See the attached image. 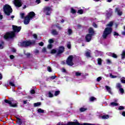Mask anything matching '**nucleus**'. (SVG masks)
Returning <instances> with one entry per match:
<instances>
[{
  "instance_id": "obj_1",
  "label": "nucleus",
  "mask_w": 125,
  "mask_h": 125,
  "mask_svg": "<svg viewBox=\"0 0 125 125\" xmlns=\"http://www.w3.org/2000/svg\"><path fill=\"white\" fill-rule=\"evenodd\" d=\"M12 28L14 31L8 32L4 36V38L5 40H7V39H11V38L15 37V33H19L21 30V27L20 26L18 27L16 25H13Z\"/></svg>"
},
{
  "instance_id": "obj_2",
  "label": "nucleus",
  "mask_w": 125,
  "mask_h": 125,
  "mask_svg": "<svg viewBox=\"0 0 125 125\" xmlns=\"http://www.w3.org/2000/svg\"><path fill=\"white\" fill-rule=\"evenodd\" d=\"M112 26H113V22L112 21L106 25V27L104 29L102 35L104 39H106L112 33Z\"/></svg>"
},
{
  "instance_id": "obj_3",
  "label": "nucleus",
  "mask_w": 125,
  "mask_h": 125,
  "mask_svg": "<svg viewBox=\"0 0 125 125\" xmlns=\"http://www.w3.org/2000/svg\"><path fill=\"white\" fill-rule=\"evenodd\" d=\"M35 12H30L28 15L25 17L23 23L25 25H28L29 23H30V21L33 19L34 17H35Z\"/></svg>"
},
{
  "instance_id": "obj_4",
  "label": "nucleus",
  "mask_w": 125,
  "mask_h": 125,
  "mask_svg": "<svg viewBox=\"0 0 125 125\" xmlns=\"http://www.w3.org/2000/svg\"><path fill=\"white\" fill-rule=\"evenodd\" d=\"M3 10L4 13L8 16L10 15V14L12 12V8L9 5H5L3 7Z\"/></svg>"
},
{
  "instance_id": "obj_5",
  "label": "nucleus",
  "mask_w": 125,
  "mask_h": 125,
  "mask_svg": "<svg viewBox=\"0 0 125 125\" xmlns=\"http://www.w3.org/2000/svg\"><path fill=\"white\" fill-rule=\"evenodd\" d=\"M51 11H52V8L50 7L46 6L43 9V12L46 15H50Z\"/></svg>"
},
{
  "instance_id": "obj_6",
  "label": "nucleus",
  "mask_w": 125,
  "mask_h": 125,
  "mask_svg": "<svg viewBox=\"0 0 125 125\" xmlns=\"http://www.w3.org/2000/svg\"><path fill=\"white\" fill-rule=\"evenodd\" d=\"M4 102L5 103H8V104H9L11 107H16L17 106V101H13V100L8 101L7 100H5Z\"/></svg>"
},
{
  "instance_id": "obj_7",
  "label": "nucleus",
  "mask_w": 125,
  "mask_h": 125,
  "mask_svg": "<svg viewBox=\"0 0 125 125\" xmlns=\"http://www.w3.org/2000/svg\"><path fill=\"white\" fill-rule=\"evenodd\" d=\"M66 63L69 66H73L74 63H73V56H69L66 61Z\"/></svg>"
},
{
  "instance_id": "obj_8",
  "label": "nucleus",
  "mask_w": 125,
  "mask_h": 125,
  "mask_svg": "<svg viewBox=\"0 0 125 125\" xmlns=\"http://www.w3.org/2000/svg\"><path fill=\"white\" fill-rule=\"evenodd\" d=\"M14 4L17 7H20L22 6V1L21 0H14Z\"/></svg>"
},
{
  "instance_id": "obj_9",
  "label": "nucleus",
  "mask_w": 125,
  "mask_h": 125,
  "mask_svg": "<svg viewBox=\"0 0 125 125\" xmlns=\"http://www.w3.org/2000/svg\"><path fill=\"white\" fill-rule=\"evenodd\" d=\"M32 43H35V42H31V41H24L22 42L21 45L22 46H29V45H31Z\"/></svg>"
},
{
  "instance_id": "obj_10",
  "label": "nucleus",
  "mask_w": 125,
  "mask_h": 125,
  "mask_svg": "<svg viewBox=\"0 0 125 125\" xmlns=\"http://www.w3.org/2000/svg\"><path fill=\"white\" fill-rule=\"evenodd\" d=\"M64 49L65 48H64V46H60L58 51V54H61V53H63V52H64Z\"/></svg>"
},
{
  "instance_id": "obj_11",
  "label": "nucleus",
  "mask_w": 125,
  "mask_h": 125,
  "mask_svg": "<svg viewBox=\"0 0 125 125\" xmlns=\"http://www.w3.org/2000/svg\"><path fill=\"white\" fill-rule=\"evenodd\" d=\"M91 39H92V35H91V34H87L85 36V40L87 42H89L90 41H91Z\"/></svg>"
},
{
  "instance_id": "obj_12",
  "label": "nucleus",
  "mask_w": 125,
  "mask_h": 125,
  "mask_svg": "<svg viewBox=\"0 0 125 125\" xmlns=\"http://www.w3.org/2000/svg\"><path fill=\"white\" fill-rule=\"evenodd\" d=\"M115 12L117 13L118 15H119V16H121V15H123V12H122V11H121V10L119 8H116L115 9Z\"/></svg>"
},
{
  "instance_id": "obj_13",
  "label": "nucleus",
  "mask_w": 125,
  "mask_h": 125,
  "mask_svg": "<svg viewBox=\"0 0 125 125\" xmlns=\"http://www.w3.org/2000/svg\"><path fill=\"white\" fill-rule=\"evenodd\" d=\"M105 89H106L107 91L108 92V93H110V94H112V88L109 86L106 85L105 86Z\"/></svg>"
},
{
  "instance_id": "obj_14",
  "label": "nucleus",
  "mask_w": 125,
  "mask_h": 125,
  "mask_svg": "<svg viewBox=\"0 0 125 125\" xmlns=\"http://www.w3.org/2000/svg\"><path fill=\"white\" fill-rule=\"evenodd\" d=\"M95 54L96 56H102V55H103V52H100L99 51H96Z\"/></svg>"
},
{
  "instance_id": "obj_15",
  "label": "nucleus",
  "mask_w": 125,
  "mask_h": 125,
  "mask_svg": "<svg viewBox=\"0 0 125 125\" xmlns=\"http://www.w3.org/2000/svg\"><path fill=\"white\" fill-rule=\"evenodd\" d=\"M52 93H53V91H52V92L49 91L48 92V93L46 94V95L48 97H53V94Z\"/></svg>"
},
{
  "instance_id": "obj_16",
  "label": "nucleus",
  "mask_w": 125,
  "mask_h": 125,
  "mask_svg": "<svg viewBox=\"0 0 125 125\" xmlns=\"http://www.w3.org/2000/svg\"><path fill=\"white\" fill-rule=\"evenodd\" d=\"M93 34H94V31H93V29H92V28H90L89 29V35L93 36Z\"/></svg>"
},
{
  "instance_id": "obj_17",
  "label": "nucleus",
  "mask_w": 125,
  "mask_h": 125,
  "mask_svg": "<svg viewBox=\"0 0 125 125\" xmlns=\"http://www.w3.org/2000/svg\"><path fill=\"white\" fill-rule=\"evenodd\" d=\"M107 54L109 56H112V57H113V58H117V55H116L114 53H108Z\"/></svg>"
},
{
  "instance_id": "obj_18",
  "label": "nucleus",
  "mask_w": 125,
  "mask_h": 125,
  "mask_svg": "<svg viewBox=\"0 0 125 125\" xmlns=\"http://www.w3.org/2000/svg\"><path fill=\"white\" fill-rule=\"evenodd\" d=\"M37 112L39 114H43V113H44V110H43L42 108H38L37 110Z\"/></svg>"
},
{
  "instance_id": "obj_19",
  "label": "nucleus",
  "mask_w": 125,
  "mask_h": 125,
  "mask_svg": "<svg viewBox=\"0 0 125 125\" xmlns=\"http://www.w3.org/2000/svg\"><path fill=\"white\" fill-rule=\"evenodd\" d=\"M51 33L54 36H56L58 35V32L55 29H53V30H52Z\"/></svg>"
},
{
  "instance_id": "obj_20",
  "label": "nucleus",
  "mask_w": 125,
  "mask_h": 125,
  "mask_svg": "<svg viewBox=\"0 0 125 125\" xmlns=\"http://www.w3.org/2000/svg\"><path fill=\"white\" fill-rule=\"evenodd\" d=\"M119 105V104L115 102H112L110 104V106L111 107H114V106H118Z\"/></svg>"
},
{
  "instance_id": "obj_21",
  "label": "nucleus",
  "mask_w": 125,
  "mask_h": 125,
  "mask_svg": "<svg viewBox=\"0 0 125 125\" xmlns=\"http://www.w3.org/2000/svg\"><path fill=\"white\" fill-rule=\"evenodd\" d=\"M85 55L86 57H90V51L88 50V51H86V52L85 53Z\"/></svg>"
},
{
  "instance_id": "obj_22",
  "label": "nucleus",
  "mask_w": 125,
  "mask_h": 125,
  "mask_svg": "<svg viewBox=\"0 0 125 125\" xmlns=\"http://www.w3.org/2000/svg\"><path fill=\"white\" fill-rule=\"evenodd\" d=\"M75 76L76 77H79L80 76H82V72L81 71H76L75 72Z\"/></svg>"
},
{
  "instance_id": "obj_23",
  "label": "nucleus",
  "mask_w": 125,
  "mask_h": 125,
  "mask_svg": "<svg viewBox=\"0 0 125 125\" xmlns=\"http://www.w3.org/2000/svg\"><path fill=\"white\" fill-rule=\"evenodd\" d=\"M17 120L18 124H19L20 125H21L22 124V120H21V119H20L19 118H17Z\"/></svg>"
},
{
  "instance_id": "obj_24",
  "label": "nucleus",
  "mask_w": 125,
  "mask_h": 125,
  "mask_svg": "<svg viewBox=\"0 0 125 125\" xmlns=\"http://www.w3.org/2000/svg\"><path fill=\"white\" fill-rule=\"evenodd\" d=\"M109 12L110 13L109 14H107L106 16L107 17H110V16H111V15H112V14H113V11H112V9H109Z\"/></svg>"
},
{
  "instance_id": "obj_25",
  "label": "nucleus",
  "mask_w": 125,
  "mask_h": 125,
  "mask_svg": "<svg viewBox=\"0 0 125 125\" xmlns=\"http://www.w3.org/2000/svg\"><path fill=\"white\" fill-rule=\"evenodd\" d=\"M41 102H38L34 104V107H39V106H41Z\"/></svg>"
},
{
  "instance_id": "obj_26",
  "label": "nucleus",
  "mask_w": 125,
  "mask_h": 125,
  "mask_svg": "<svg viewBox=\"0 0 125 125\" xmlns=\"http://www.w3.org/2000/svg\"><path fill=\"white\" fill-rule=\"evenodd\" d=\"M73 33V31L72 30V29L69 28L68 29L67 31V34L69 36H70V35H72V33Z\"/></svg>"
},
{
  "instance_id": "obj_27",
  "label": "nucleus",
  "mask_w": 125,
  "mask_h": 125,
  "mask_svg": "<svg viewBox=\"0 0 125 125\" xmlns=\"http://www.w3.org/2000/svg\"><path fill=\"white\" fill-rule=\"evenodd\" d=\"M102 119H103L104 120H107V119H109V115H103L102 116Z\"/></svg>"
},
{
  "instance_id": "obj_28",
  "label": "nucleus",
  "mask_w": 125,
  "mask_h": 125,
  "mask_svg": "<svg viewBox=\"0 0 125 125\" xmlns=\"http://www.w3.org/2000/svg\"><path fill=\"white\" fill-rule=\"evenodd\" d=\"M70 12L72 13V14H75V13H77V11L74 9V8H71L70 10Z\"/></svg>"
},
{
  "instance_id": "obj_29",
  "label": "nucleus",
  "mask_w": 125,
  "mask_h": 125,
  "mask_svg": "<svg viewBox=\"0 0 125 125\" xmlns=\"http://www.w3.org/2000/svg\"><path fill=\"white\" fill-rule=\"evenodd\" d=\"M116 88H122V85L120 83H117L116 84Z\"/></svg>"
},
{
  "instance_id": "obj_30",
  "label": "nucleus",
  "mask_w": 125,
  "mask_h": 125,
  "mask_svg": "<svg viewBox=\"0 0 125 125\" xmlns=\"http://www.w3.org/2000/svg\"><path fill=\"white\" fill-rule=\"evenodd\" d=\"M81 112H84V111H86L87 108L84 107H82L80 109Z\"/></svg>"
},
{
  "instance_id": "obj_31",
  "label": "nucleus",
  "mask_w": 125,
  "mask_h": 125,
  "mask_svg": "<svg viewBox=\"0 0 125 125\" xmlns=\"http://www.w3.org/2000/svg\"><path fill=\"white\" fill-rule=\"evenodd\" d=\"M95 100H96V98H95V97H91L90 98H89V101H95Z\"/></svg>"
},
{
  "instance_id": "obj_32",
  "label": "nucleus",
  "mask_w": 125,
  "mask_h": 125,
  "mask_svg": "<svg viewBox=\"0 0 125 125\" xmlns=\"http://www.w3.org/2000/svg\"><path fill=\"white\" fill-rule=\"evenodd\" d=\"M102 63V60H101V59L100 58L98 59V64L99 65H101Z\"/></svg>"
},
{
  "instance_id": "obj_33",
  "label": "nucleus",
  "mask_w": 125,
  "mask_h": 125,
  "mask_svg": "<svg viewBox=\"0 0 125 125\" xmlns=\"http://www.w3.org/2000/svg\"><path fill=\"white\" fill-rule=\"evenodd\" d=\"M120 81L122 83H125V78L123 77L122 78H121Z\"/></svg>"
},
{
  "instance_id": "obj_34",
  "label": "nucleus",
  "mask_w": 125,
  "mask_h": 125,
  "mask_svg": "<svg viewBox=\"0 0 125 125\" xmlns=\"http://www.w3.org/2000/svg\"><path fill=\"white\" fill-rule=\"evenodd\" d=\"M20 16H21V19H24V17L25 16V13H21L20 14Z\"/></svg>"
},
{
  "instance_id": "obj_35",
  "label": "nucleus",
  "mask_w": 125,
  "mask_h": 125,
  "mask_svg": "<svg viewBox=\"0 0 125 125\" xmlns=\"http://www.w3.org/2000/svg\"><path fill=\"white\" fill-rule=\"evenodd\" d=\"M110 77L111 79H116V78H118V76H115V75H113L112 74H110Z\"/></svg>"
},
{
  "instance_id": "obj_36",
  "label": "nucleus",
  "mask_w": 125,
  "mask_h": 125,
  "mask_svg": "<svg viewBox=\"0 0 125 125\" xmlns=\"http://www.w3.org/2000/svg\"><path fill=\"white\" fill-rule=\"evenodd\" d=\"M122 55V58L123 59H124V58H125V51H123L122 52V54H121Z\"/></svg>"
},
{
  "instance_id": "obj_37",
  "label": "nucleus",
  "mask_w": 125,
  "mask_h": 125,
  "mask_svg": "<svg viewBox=\"0 0 125 125\" xmlns=\"http://www.w3.org/2000/svg\"><path fill=\"white\" fill-rule=\"evenodd\" d=\"M60 93V91H56L55 92L54 95L55 96H57V95H58Z\"/></svg>"
},
{
  "instance_id": "obj_38",
  "label": "nucleus",
  "mask_w": 125,
  "mask_h": 125,
  "mask_svg": "<svg viewBox=\"0 0 125 125\" xmlns=\"http://www.w3.org/2000/svg\"><path fill=\"white\" fill-rule=\"evenodd\" d=\"M119 91H120L121 93H122V94L124 93L125 91L124 90V89L122 88H120L119 89Z\"/></svg>"
},
{
  "instance_id": "obj_39",
  "label": "nucleus",
  "mask_w": 125,
  "mask_h": 125,
  "mask_svg": "<svg viewBox=\"0 0 125 125\" xmlns=\"http://www.w3.org/2000/svg\"><path fill=\"white\" fill-rule=\"evenodd\" d=\"M3 48V42L0 43V49H2Z\"/></svg>"
},
{
  "instance_id": "obj_40",
  "label": "nucleus",
  "mask_w": 125,
  "mask_h": 125,
  "mask_svg": "<svg viewBox=\"0 0 125 125\" xmlns=\"http://www.w3.org/2000/svg\"><path fill=\"white\" fill-rule=\"evenodd\" d=\"M67 47L68 48H71V42H67Z\"/></svg>"
},
{
  "instance_id": "obj_41",
  "label": "nucleus",
  "mask_w": 125,
  "mask_h": 125,
  "mask_svg": "<svg viewBox=\"0 0 125 125\" xmlns=\"http://www.w3.org/2000/svg\"><path fill=\"white\" fill-rule=\"evenodd\" d=\"M77 13H79V14H83V11L82 9L79 10Z\"/></svg>"
},
{
  "instance_id": "obj_42",
  "label": "nucleus",
  "mask_w": 125,
  "mask_h": 125,
  "mask_svg": "<svg viewBox=\"0 0 125 125\" xmlns=\"http://www.w3.org/2000/svg\"><path fill=\"white\" fill-rule=\"evenodd\" d=\"M106 63L107 64H111V63H112V62H111V60H110L109 59H107Z\"/></svg>"
},
{
  "instance_id": "obj_43",
  "label": "nucleus",
  "mask_w": 125,
  "mask_h": 125,
  "mask_svg": "<svg viewBox=\"0 0 125 125\" xmlns=\"http://www.w3.org/2000/svg\"><path fill=\"white\" fill-rule=\"evenodd\" d=\"M48 42L49 43H53L54 42L53 39H50Z\"/></svg>"
},
{
  "instance_id": "obj_44",
  "label": "nucleus",
  "mask_w": 125,
  "mask_h": 125,
  "mask_svg": "<svg viewBox=\"0 0 125 125\" xmlns=\"http://www.w3.org/2000/svg\"><path fill=\"white\" fill-rule=\"evenodd\" d=\"M118 109L119 110H124L125 109V107L123 106H120L119 107Z\"/></svg>"
},
{
  "instance_id": "obj_45",
  "label": "nucleus",
  "mask_w": 125,
  "mask_h": 125,
  "mask_svg": "<svg viewBox=\"0 0 125 125\" xmlns=\"http://www.w3.org/2000/svg\"><path fill=\"white\" fill-rule=\"evenodd\" d=\"M56 27H57V28H58V29H59V30L62 29V27H61L60 26H59V25H56Z\"/></svg>"
},
{
  "instance_id": "obj_46",
  "label": "nucleus",
  "mask_w": 125,
  "mask_h": 125,
  "mask_svg": "<svg viewBox=\"0 0 125 125\" xmlns=\"http://www.w3.org/2000/svg\"><path fill=\"white\" fill-rule=\"evenodd\" d=\"M56 52V50H55V49H53L51 51V53H52V54H54Z\"/></svg>"
},
{
  "instance_id": "obj_47",
  "label": "nucleus",
  "mask_w": 125,
  "mask_h": 125,
  "mask_svg": "<svg viewBox=\"0 0 125 125\" xmlns=\"http://www.w3.org/2000/svg\"><path fill=\"white\" fill-rule=\"evenodd\" d=\"M101 80H102V78H101V77H99L97 78V82H99Z\"/></svg>"
},
{
  "instance_id": "obj_48",
  "label": "nucleus",
  "mask_w": 125,
  "mask_h": 125,
  "mask_svg": "<svg viewBox=\"0 0 125 125\" xmlns=\"http://www.w3.org/2000/svg\"><path fill=\"white\" fill-rule=\"evenodd\" d=\"M41 0H36V3H37V4L41 3Z\"/></svg>"
},
{
  "instance_id": "obj_49",
  "label": "nucleus",
  "mask_w": 125,
  "mask_h": 125,
  "mask_svg": "<svg viewBox=\"0 0 125 125\" xmlns=\"http://www.w3.org/2000/svg\"><path fill=\"white\" fill-rule=\"evenodd\" d=\"M9 84L11 85V86H15V84H14V83L12 82H10Z\"/></svg>"
},
{
  "instance_id": "obj_50",
  "label": "nucleus",
  "mask_w": 125,
  "mask_h": 125,
  "mask_svg": "<svg viewBox=\"0 0 125 125\" xmlns=\"http://www.w3.org/2000/svg\"><path fill=\"white\" fill-rule=\"evenodd\" d=\"M25 55H26L27 57H29V56H30V53H26V52H24Z\"/></svg>"
},
{
  "instance_id": "obj_51",
  "label": "nucleus",
  "mask_w": 125,
  "mask_h": 125,
  "mask_svg": "<svg viewBox=\"0 0 125 125\" xmlns=\"http://www.w3.org/2000/svg\"><path fill=\"white\" fill-rule=\"evenodd\" d=\"M47 70H48V72H51V68L50 67L48 66Z\"/></svg>"
},
{
  "instance_id": "obj_52",
  "label": "nucleus",
  "mask_w": 125,
  "mask_h": 125,
  "mask_svg": "<svg viewBox=\"0 0 125 125\" xmlns=\"http://www.w3.org/2000/svg\"><path fill=\"white\" fill-rule=\"evenodd\" d=\"M47 47H48V48H49V49L51 48V47H52V44H50L48 45Z\"/></svg>"
},
{
  "instance_id": "obj_53",
  "label": "nucleus",
  "mask_w": 125,
  "mask_h": 125,
  "mask_svg": "<svg viewBox=\"0 0 125 125\" xmlns=\"http://www.w3.org/2000/svg\"><path fill=\"white\" fill-rule=\"evenodd\" d=\"M62 73H66V69H65L64 68H62Z\"/></svg>"
},
{
  "instance_id": "obj_54",
  "label": "nucleus",
  "mask_w": 125,
  "mask_h": 125,
  "mask_svg": "<svg viewBox=\"0 0 125 125\" xmlns=\"http://www.w3.org/2000/svg\"><path fill=\"white\" fill-rule=\"evenodd\" d=\"M30 93H31V94H34L35 93V90L32 89L30 91Z\"/></svg>"
},
{
  "instance_id": "obj_55",
  "label": "nucleus",
  "mask_w": 125,
  "mask_h": 125,
  "mask_svg": "<svg viewBox=\"0 0 125 125\" xmlns=\"http://www.w3.org/2000/svg\"><path fill=\"white\" fill-rule=\"evenodd\" d=\"M42 52H46V49L45 48H43V49H42Z\"/></svg>"
},
{
  "instance_id": "obj_56",
  "label": "nucleus",
  "mask_w": 125,
  "mask_h": 125,
  "mask_svg": "<svg viewBox=\"0 0 125 125\" xmlns=\"http://www.w3.org/2000/svg\"><path fill=\"white\" fill-rule=\"evenodd\" d=\"M93 26L94 27V28H97V24H96L95 23H93Z\"/></svg>"
},
{
  "instance_id": "obj_57",
  "label": "nucleus",
  "mask_w": 125,
  "mask_h": 125,
  "mask_svg": "<svg viewBox=\"0 0 125 125\" xmlns=\"http://www.w3.org/2000/svg\"><path fill=\"white\" fill-rule=\"evenodd\" d=\"M114 36H119V33L116 32H114Z\"/></svg>"
},
{
  "instance_id": "obj_58",
  "label": "nucleus",
  "mask_w": 125,
  "mask_h": 125,
  "mask_svg": "<svg viewBox=\"0 0 125 125\" xmlns=\"http://www.w3.org/2000/svg\"><path fill=\"white\" fill-rule=\"evenodd\" d=\"M10 59H14V56L13 55H10Z\"/></svg>"
},
{
  "instance_id": "obj_59",
  "label": "nucleus",
  "mask_w": 125,
  "mask_h": 125,
  "mask_svg": "<svg viewBox=\"0 0 125 125\" xmlns=\"http://www.w3.org/2000/svg\"><path fill=\"white\" fill-rule=\"evenodd\" d=\"M39 45H40L41 46H42V45H43V42H41L39 43Z\"/></svg>"
},
{
  "instance_id": "obj_60",
  "label": "nucleus",
  "mask_w": 125,
  "mask_h": 125,
  "mask_svg": "<svg viewBox=\"0 0 125 125\" xmlns=\"http://www.w3.org/2000/svg\"><path fill=\"white\" fill-rule=\"evenodd\" d=\"M55 78H56V76H51V79H52V80H54V79H55Z\"/></svg>"
},
{
  "instance_id": "obj_61",
  "label": "nucleus",
  "mask_w": 125,
  "mask_h": 125,
  "mask_svg": "<svg viewBox=\"0 0 125 125\" xmlns=\"http://www.w3.org/2000/svg\"><path fill=\"white\" fill-rule=\"evenodd\" d=\"M122 116H123V117H125V111H123L122 112Z\"/></svg>"
},
{
  "instance_id": "obj_62",
  "label": "nucleus",
  "mask_w": 125,
  "mask_h": 125,
  "mask_svg": "<svg viewBox=\"0 0 125 125\" xmlns=\"http://www.w3.org/2000/svg\"><path fill=\"white\" fill-rule=\"evenodd\" d=\"M3 18V16L1 15V14L0 13V20H1V19H2Z\"/></svg>"
},
{
  "instance_id": "obj_63",
  "label": "nucleus",
  "mask_w": 125,
  "mask_h": 125,
  "mask_svg": "<svg viewBox=\"0 0 125 125\" xmlns=\"http://www.w3.org/2000/svg\"><path fill=\"white\" fill-rule=\"evenodd\" d=\"M33 37H34V39H37V34H34Z\"/></svg>"
},
{
  "instance_id": "obj_64",
  "label": "nucleus",
  "mask_w": 125,
  "mask_h": 125,
  "mask_svg": "<svg viewBox=\"0 0 125 125\" xmlns=\"http://www.w3.org/2000/svg\"><path fill=\"white\" fill-rule=\"evenodd\" d=\"M122 34L123 36H125V31H123L122 32Z\"/></svg>"
}]
</instances>
